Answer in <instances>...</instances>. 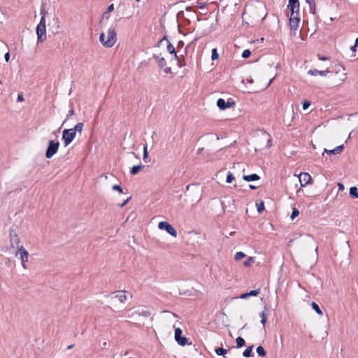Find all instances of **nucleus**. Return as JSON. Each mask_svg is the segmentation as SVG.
Masks as SVG:
<instances>
[{
    "mask_svg": "<svg viewBox=\"0 0 358 358\" xmlns=\"http://www.w3.org/2000/svg\"><path fill=\"white\" fill-rule=\"evenodd\" d=\"M235 105L236 103L231 98L228 99L227 101L220 98L217 101V106L221 110H224L227 108H233L235 106Z\"/></svg>",
    "mask_w": 358,
    "mask_h": 358,
    "instance_id": "nucleus-8",
    "label": "nucleus"
},
{
    "mask_svg": "<svg viewBox=\"0 0 358 358\" xmlns=\"http://www.w3.org/2000/svg\"><path fill=\"white\" fill-rule=\"evenodd\" d=\"M260 293V289L250 290L249 292L250 296H257Z\"/></svg>",
    "mask_w": 358,
    "mask_h": 358,
    "instance_id": "nucleus-42",
    "label": "nucleus"
},
{
    "mask_svg": "<svg viewBox=\"0 0 358 358\" xmlns=\"http://www.w3.org/2000/svg\"><path fill=\"white\" fill-rule=\"evenodd\" d=\"M147 64H148V62H146V61L141 62L138 68H140L141 66H142L143 65H147Z\"/></svg>",
    "mask_w": 358,
    "mask_h": 358,
    "instance_id": "nucleus-61",
    "label": "nucleus"
},
{
    "mask_svg": "<svg viewBox=\"0 0 358 358\" xmlns=\"http://www.w3.org/2000/svg\"><path fill=\"white\" fill-rule=\"evenodd\" d=\"M317 58L321 61H327L329 59V57L322 55L320 53L317 54Z\"/></svg>",
    "mask_w": 358,
    "mask_h": 358,
    "instance_id": "nucleus-46",
    "label": "nucleus"
},
{
    "mask_svg": "<svg viewBox=\"0 0 358 358\" xmlns=\"http://www.w3.org/2000/svg\"><path fill=\"white\" fill-rule=\"evenodd\" d=\"M113 10H114V5L112 3L108 6L106 11L110 13L112 11H113Z\"/></svg>",
    "mask_w": 358,
    "mask_h": 358,
    "instance_id": "nucleus-51",
    "label": "nucleus"
},
{
    "mask_svg": "<svg viewBox=\"0 0 358 358\" xmlns=\"http://www.w3.org/2000/svg\"><path fill=\"white\" fill-rule=\"evenodd\" d=\"M251 55V51L248 49L243 50L242 52V57L244 59L248 58Z\"/></svg>",
    "mask_w": 358,
    "mask_h": 358,
    "instance_id": "nucleus-43",
    "label": "nucleus"
},
{
    "mask_svg": "<svg viewBox=\"0 0 358 358\" xmlns=\"http://www.w3.org/2000/svg\"><path fill=\"white\" fill-rule=\"evenodd\" d=\"M157 64L161 69H163L165 73L169 74L172 73L171 68L166 66V61L164 57H161V59L158 60Z\"/></svg>",
    "mask_w": 358,
    "mask_h": 358,
    "instance_id": "nucleus-12",
    "label": "nucleus"
},
{
    "mask_svg": "<svg viewBox=\"0 0 358 358\" xmlns=\"http://www.w3.org/2000/svg\"><path fill=\"white\" fill-rule=\"evenodd\" d=\"M271 145H272V144H271V139L268 138V141H267L266 147L270 148Z\"/></svg>",
    "mask_w": 358,
    "mask_h": 358,
    "instance_id": "nucleus-58",
    "label": "nucleus"
},
{
    "mask_svg": "<svg viewBox=\"0 0 358 358\" xmlns=\"http://www.w3.org/2000/svg\"><path fill=\"white\" fill-rule=\"evenodd\" d=\"M338 190L339 191H343L345 189V186L343 184L338 182Z\"/></svg>",
    "mask_w": 358,
    "mask_h": 358,
    "instance_id": "nucleus-54",
    "label": "nucleus"
},
{
    "mask_svg": "<svg viewBox=\"0 0 358 358\" xmlns=\"http://www.w3.org/2000/svg\"><path fill=\"white\" fill-rule=\"evenodd\" d=\"M131 199V197H129L128 199H127L126 200H124L122 203H120L119 206L120 208H123L124 206H125L128 202L129 201V200Z\"/></svg>",
    "mask_w": 358,
    "mask_h": 358,
    "instance_id": "nucleus-50",
    "label": "nucleus"
},
{
    "mask_svg": "<svg viewBox=\"0 0 358 358\" xmlns=\"http://www.w3.org/2000/svg\"><path fill=\"white\" fill-rule=\"evenodd\" d=\"M218 58H219V54L217 51V49L213 48L212 50L211 59H212V60H215V59H217Z\"/></svg>",
    "mask_w": 358,
    "mask_h": 358,
    "instance_id": "nucleus-38",
    "label": "nucleus"
},
{
    "mask_svg": "<svg viewBox=\"0 0 358 358\" xmlns=\"http://www.w3.org/2000/svg\"><path fill=\"white\" fill-rule=\"evenodd\" d=\"M152 57H153L154 59H156V61H157V63H158V60L161 59V58H160L158 55H157L156 54H154V55H153V56H152Z\"/></svg>",
    "mask_w": 358,
    "mask_h": 358,
    "instance_id": "nucleus-60",
    "label": "nucleus"
},
{
    "mask_svg": "<svg viewBox=\"0 0 358 358\" xmlns=\"http://www.w3.org/2000/svg\"><path fill=\"white\" fill-rule=\"evenodd\" d=\"M15 255L16 256L20 255V258L22 262V265L24 268H26L27 266H26L25 263L28 261V257H29V252H27V250H25V248L22 245H21L20 247L18 248V249L15 253Z\"/></svg>",
    "mask_w": 358,
    "mask_h": 358,
    "instance_id": "nucleus-9",
    "label": "nucleus"
},
{
    "mask_svg": "<svg viewBox=\"0 0 358 358\" xmlns=\"http://www.w3.org/2000/svg\"><path fill=\"white\" fill-rule=\"evenodd\" d=\"M256 206H257V212L259 214L262 213L265 209L264 202L262 200L257 201Z\"/></svg>",
    "mask_w": 358,
    "mask_h": 358,
    "instance_id": "nucleus-30",
    "label": "nucleus"
},
{
    "mask_svg": "<svg viewBox=\"0 0 358 358\" xmlns=\"http://www.w3.org/2000/svg\"><path fill=\"white\" fill-rule=\"evenodd\" d=\"M329 69V73H338L339 72L345 71L344 66L341 64H336L334 65V66H331Z\"/></svg>",
    "mask_w": 358,
    "mask_h": 358,
    "instance_id": "nucleus-19",
    "label": "nucleus"
},
{
    "mask_svg": "<svg viewBox=\"0 0 358 358\" xmlns=\"http://www.w3.org/2000/svg\"><path fill=\"white\" fill-rule=\"evenodd\" d=\"M235 179L234 175L231 172H228L226 178V182L227 183H231Z\"/></svg>",
    "mask_w": 358,
    "mask_h": 358,
    "instance_id": "nucleus-37",
    "label": "nucleus"
},
{
    "mask_svg": "<svg viewBox=\"0 0 358 358\" xmlns=\"http://www.w3.org/2000/svg\"><path fill=\"white\" fill-rule=\"evenodd\" d=\"M76 134L71 129H64L62 131V140L64 147L68 146L76 138Z\"/></svg>",
    "mask_w": 358,
    "mask_h": 358,
    "instance_id": "nucleus-5",
    "label": "nucleus"
},
{
    "mask_svg": "<svg viewBox=\"0 0 358 358\" xmlns=\"http://www.w3.org/2000/svg\"><path fill=\"white\" fill-rule=\"evenodd\" d=\"M166 47H167V50H168V51H169L171 54L173 53V54H174L175 57H176V58H178V56H177V55H176V50H175V46H166Z\"/></svg>",
    "mask_w": 358,
    "mask_h": 358,
    "instance_id": "nucleus-44",
    "label": "nucleus"
},
{
    "mask_svg": "<svg viewBox=\"0 0 358 358\" xmlns=\"http://www.w3.org/2000/svg\"><path fill=\"white\" fill-rule=\"evenodd\" d=\"M4 59H5L6 62H8L10 60V53H9V52H6V54L4 55Z\"/></svg>",
    "mask_w": 358,
    "mask_h": 358,
    "instance_id": "nucleus-55",
    "label": "nucleus"
},
{
    "mask_svg": "<svg viewBox=\"0 0 358 358\" xmlns=\"http://www.w3.org/2000/svg\"><path fill=\"white\" fill-rule=\"evenodd\" d=\"M266 311H268V308H267V306H265L264 308V310L262 313H260V314H259V316L261 317L260 322H261V324L264 327H265V324H266V320H267V313H266Z\"/></svg>",
    "mask_w": 358,
    "mask_h": 358,
    "instance_id": "nucleus-21",
    "label": "nucleus"
},
{
    "mask_svg": "<svg viewBox=\"0 0 358 358\" xmlns=\"http://www.w3.org/2000/svg\"><path fill=\"white\" fill-rule=\"evenodd\" d=\"M288 8L290 10L289 25L291 30L296 29L300 22L299 15V0H289Z\"/></svg>",
    "mask_w": 358,
    "mask_h": 358,
    "instance_id": "nucleus-1",
    "label": "nucleus"
},
{
    "mask_svg": "<svg viewBox=\"0 0 358 358\" xmlns=\"http://www.w3.org/2000/svg\"><path fill=\"white\" fill-rule=\"evenodd\" d=\"M99 40L101 42L102 45H110V43H108V42H106V41H105V35L103 33H101L100 34Z\"/></svg>",
    "mask_w": 358,
    "mask_h": 358,
    "instance_id": "nucleus-45",
    "label": "nucleus"
},
{
    "mask_svg": "<svg viewBox=\"0 0 358 358\" xmlns=\"http://www.w3.org/2000/svg\"><path fill=\"white\" fill-rule=\"evenodd\" d=\"M299 210L296 208H293L292 212L290 215L291 220H294L296 217L299 216Z\"/></svg>",
    "mask_w": 358,
    "mask_h": 358,
    "instance_id": "nucleus-35",
    "label": "nucleus"
},
{
    "mask_svg": "<svg viewBox=\"0 0 358 358\" xmlns=\"http://www.w3.org/2000/svg\"><path fill=\"white\" fill-rule=\"evenodd\" d=\"M358 46H350V48L348 49H345L343 50L344 52V54H345V57L348 58V57H355V55H354V53L356 52L357 50V48Z\"/></svg>",
    "mask_w": 358,
    "mask_h": 358,
    "instance_id": "nucleus-17",
    "label": "nucleus"
},
{
    "mask_svg": "<svg viewBox=\"0 0 358 358\" xmlns=\"http://www.w3.org/2000/svg\"><path fill=\"white\" fill-rule=\"evenodd\" d=\"M264 41V37H261L259 39L249 41L248 43H255V42L263 43Z\"/></svg>",
    "mask_w": 358,
    "mask_h": 358,
    "instance_id": "nucleus-49",
    "label": "nucleus"
},
{
    "mask_svg": "<svg viewBox=\"0 0 358 358\" xmlns=\"http://www.w3.org/2000/svg\"><path fill=\"white\" fill-rule=\"evenodd\" d=\"M246 257V255L243 252H238L234 256L236 261H239Z\"/></svg>",
    "mask_w": 358,
    "mask_h": 358,
    "instance_id": "nucleus-34",
    "label": "nucleus"
},
{
    "mask_svg": "<svg viewBox=\"0 0 358 358\" xmlns=\"http://www.w3.org/2000/svg\"><path fill=\"white\" fill-rule=\"evenodd\" d=\"M329 73V69H327L324 71H318L317 69H310L308 71V73L311 76H316L317 75H320L321 76H325L327 74Z\"/></svg>",
    "mask_w": 358,
    "mask_h": 358,
    "instance_id": "nucleus-16",
    "label": "nucleus"
},
{
    "mask_svg": "<svg viewBox=\"0 0 358 358\" xmlns=\"http://www.w3.org/2000/svg\"><path fill=\"white\" fill-rule=\"evenodd\" d=\"M133 14H134V12H132L131 13H129V14H127L124 15V17L129 18L133 15Z\"/></svg>",
    "mask_w": 358,
    "mask_h": 358,
    "instance_id": "nucleus-63",
    "label": "nucleus"
},
{
    "mask_svg": "<svg viewBox=\"0 0 358 358\" xmlns=\"http://www.w3.org/2000/svg\"><path fill=\"white\" fill-rule=\"evenodd\" d=\"M257 355L261 357H264L266 356V351L264 348V347L259 345L256 349Z\"/></svg>",
    "mask_w": 358,
    "mask_h": 358,
    "instance_id": "nucleus-29",
    "label": "nucleus"
},
{
    "mask_svg": "<svg viewBox=\"0 0 358 358\" xmlns=\"http://www.w3.org/2000/svg\"><path fill=\"white\" fill-rule=\"evenodd\" d=\"M142 315L145 317H149L150 315V313L149 311H143Z\"/></svg>",
    "mask_w": 358,
    "mask_h": 358,
    "instance_id": "nucleus-56",
    "label": "nucleus"
},
{
    "mask_svg": "<svg viewBox=\"0 0 358 358\" xmlns=\"http://www.w3.org/2000/svg\"><path fill=\"white\" fill-rule=\"evenodd\" d=\"M66 122V120H65L63 122V123H62V126H61V127H59L57 131H55L53 132V134H55L57 132H59V131H60L61 128L62 127V126L64 125V124Z\"/></svg>",
    "mask_w": 358,
    "mask_h": 358,
    "instance_id": "nucleus-59",
    "label": "nucleus"
},
{
    "mask_svg": "<svg viewBox=\"0 0 358 358\" xmlns=\"http://www.w3.org/2000/svg\"><path fill=\"white\" fill-rule=\"evenodd\" d=\"M349 194L352 199H358V188L355 186L351 187L350 188Z\"/></svg>",
    "mask_w": 358,
    "mask_h": 358,
    "instance_id": "nucleus-23",
    "label": "nucleus"
},
{
    "mask_svg": "<svg viewBox=\"0 0 358 358\" xmlns=\"http://www.w3.org/2000/svg\"><path fill=\"white\" fill-rule=\"evenodd\" d=\"M184 36L187 38L186 40L187 45H192L197 41V38L196 37L193 38L192 33H189L188 34H185Z\"/></svg>",
    "mask_w": 358,
    "mask_h": 358,
    "instance_id": "nucleus-24",
    "label": "nucleus"
},
{
    "mask_svg": "<svg viewBox=\"0 0 358 358\" xmlns=\"http://www.w3.org/2000/svg\"><path fill=\"white\" fill-rule=\"evenodd\" d=\"M126 291L124 290H119L115 292H111L107 295L108 297H111V299H117L120 303H124L127 299V296L126 295Z\"/></svg>",
    "mask_w": 358,
    "mask_h": 358,
    "instance_id": "nucleus-10",
    "label": "nucleus"
},
{
    "mask_svg": "<svg viewBox=\"0 0 358 358\" xmlns=\"http://www.w3.org/2000/svg\"><path fill=\"white\" fill-rule=\"evenodd\" d=\"M177 45H185V41L182 40H179Z\"/></svg>",
    "mask_w": 358,
    "mask_h": 358,
    "instance_id": "nucleus-62",
    "label": "nucleus"
},
{
    "mask_svg": "<svg viewBox=\"0 0 358 358\" xmlns=\"http://www.w3.org/2000/svg\"><path fill=\"white\" fill-rule=\"evenodd\" d=\"M40 14L41 15V17H43L44 19H45V15L47 14V11L45 10L44 3H42V5L41 6Z\"/></svg>",
    "mask_w": 358,
    "mask_h": 358,
    "instance_id": "nucleus-41",
    "label": "nucleus"
},
{
    "mask_svg": "<svg viewBox=\"0 0 358 358\" xmlns=\"http://www.w3.org/2000/svg\"><path fill=\"white\" fill-rule=\"evenodd\" d=\"M306 2L309 4L310 13L315 14L316 3L314 0H306Z\"/></svg>",
    "mask_w": 358,
    "mask_h": 358,
    "instance_id": "nucleus-26",
    "label": "nucleus"
},
{
    "mask_svg": "<svg viewBox=\"0 0 358 358\" xmlns=\"http://www.w3.org/2000/svg\"><path fill=\"white\" fill-rule=\"evenodd\" d=\"M109 17H110V13L107 11H105L102 15V19H103V18L108 19Z\"/></svg>",
    "mask_w": 358,
    "mask_h": 358,
    "instance_id": "nucleus-53",
    "label": "nucleus"
},
{
    "mask_svg": "<svg viewBox=\"0 0 358 358\" xmlns=\"http://www.w3.org/2000/svg\"><path fill=\"white\" fill-rule=\"evenodd\" d=\"M84 124L83 122H79L75 125L73 128H71L73 130V132L76 134L77 132L81 133L83 129Z\"/></svg>",
    "mask_w": 358,
    "mask_h": 358,
    "instance_id": "nucleus-27",
    "label": "nucleus"
},
{
    "mask_svg": "<svg viewBox=\"0 0 358 358\" xmlns=\"http://www.w3.org/2000/svg\"><path fill=\"white\" fill-rule=\"evenodd\" d=\"M311 103L310 101L306 99L302 101V108L303 110H307L310 106Z\"/></svg>",
    "mask_w": 358,
    "mask_h": 358,
    "instance_id": "nucleus-40",
    "label": "nucleus"
},
{
    "mask_svg": "<svg viewBox=\"0 0 358 358\" xmlns=\"http://www.w3.org/2000/svg\"><path fill=\"white\" fill-rule=\"evenodd\" d=\"M249 188L251 189H257V187L253 185H250Z\"/></svg>",
    "mask_w": 358,
    "mask_h": 358,
    "instance_id": "nucleus-64",
    "label": "nucleus"
},
{
    "mask_svg": "<svg viewBox=\"0 0 358 358\" xmlns=\"http://www.w3.org/2000/svg\"><path fill=\"white\" fill-rule=\"evenodd\" d=\"M299 180L301 187H305L308 184L313 183V180L308 173H301L299 176Z\"/></svg>",
    "mask_w": 358,
    "mask_h": 358,
    "instance_id": "nucleus-11",
    "label": "nucleus"
},
{
    "mask_svg": "<svg viewBox=\"0 0 358 358\" xmlns=\"http://www.w3.org/2000/svg\"><path fill=\"white\" fill-rule=\"evenodd\" d=\"M243 179L247 182L256 181L260 179V176L257 173H252L250 175H244Z\"/></svg>",
    "mask_w": 358,
    "mask_h": 358,
    "instance_id": "nucleus-18",
    "label": "nucleus"
},
{
    "mask_svg": "<svg viewBox=\"0 0 358 358\" xmlns=\"http://www.w3.org/2000/svg\"><path fill=\"white\" fill-rule=\"evenodd\" d=\"M106 42L110 45H114L116 42V32L114 28H110L108 32V38Z\"/></svg>",
    "mask_w": 358,
    "mask_h": 358,
    "instance_id": "nucleus-13",
    "label": "nucleus"
},
{
    "mask_svg": "<svg viewBox=\"0 0 358 358\" xmlns=\"http://www.w3.org/2000/svg\"><path fill=\"white\" fill-rule=\"evenodd\" d=\"M236 348H241L243 347L245 345V341L244 338H243L241 336H238L236 339Z\"/></svg>",
    "mask_w": 358,
    "mask_h": 358,
    "instance_id": "nucleus-32",
    "label": "nucleus"
},
{
    "mask_svg": "<svg viewBox=\"0 0 358 358\" xmlns=\"http://www.w3.org/2000/svg\"><path fill=\"white\" fill-rule=\"evenodd\" d=\"M254 345L248 346L243 352V356L249 358L252 357L254 354L252 353Z\"/></svg>",
    "mask_w": 358,
    "mask_h": 358,
    "instance_id": "nucleus-22",
    "label": "nucleus"
},
{
    "mask_svg": "<svg viewBox=\"0 0 358 358\" xmlns=\"http://www.w3.org/2000/svg\"><path fill=\"white\" fill-rule=\"evenodd\" d=\"M344 150V145H341L337 147H336L334 149L332 150H327L324 149V151L328 155H337L341 153Z\"/></svg>",
    "mask_w": 358,
    "mask_h": 358,
    "instance_id": "nucleus-15",
    "label": "nucleus"
},
{
    "mask_svg": "<svg viewBox=\"0 0 358 358\" xmlns=\"http://www.w3.org/2000/svg\"><path fill=\"white\" fill-rule=\"evenodd\" d=\"M38 43H42L46 38L45 19L41 17L36 29Z\"/></svg>",
    "mask_w": 358,
    "mask_h": 358,
    "instance_id": "nucleus-3",
    "label": "nucleus"
},
{
    "mask_svg": "<svg viewBox=\"0 0 358 358\" xmlns=\"http://www.w3.org/2000/svg\"><path fill=\"white\" fill-rule=\"evenodd\" d=\"M182 331L180 328H175V340L178 344L180 346H185V345H190L192 343H188V338L185 336H182Z\"/></svg>",
    "mask_w": 358,
    "mask_h": 358,
    "instance_id": "nucleus-6",
    "label": "nucleus"
},
{
    "mask_svg": "<svg viewBox=\"0 0 358 358\" xmlns=\"http://www.w3.org/2000/svg\"><path fill=\"white\" fill-rule=\"evenodd\" d=\"M164 42H165L166 45H172L171 42L167 39L166 36H163L162 37L159 36L155 45H162Z\"/></svg>",
    "mask_w": 358,
    "mask_h": 358,
    "instance_id": "nucleus-28",
    "label": "nucleus"
},
{
    "mask_svg": "<svg viewBox=\"0 0 358 358\" xmlns=\"http://www.w3.org/2000/svg\"><path fill=\"white\" fill-rule=\"evenodd\" d=\"M74 114V110L73 108H72L68 113L67 114V116H66V120L68 118H69L71 115H73Z\"/></svg>",
    "mask_w": 358,
    "mask_h": 358,
    "instance_id": "nucleus-52",
    "label": "nucleus"
},
{
    "mask_svg": "<svg viewBox=\"0 0 358 358\" xmlns=\"http://www.w3.org/2000/svg\"><path fill=\"white\" fill-rule=\"evenodd\" d=\"M206 7V3H200L199 5V8L200 9H203Z\"/></svg>",
    "mask_w": 358,
    "mask_h": 358,
    "instance_id": "nucleus-57",
    "label": "nucleus"
},
{
    "mask_svg": "<svg viewBox=\"0 0 358 358\" xmlns=\"http://www.w3.org/2000/svg\"><path fill=\"white\" fill-rule=\"evenodd\" d=\"M112 189L114 191H117L120 193H124L123 188L122 187V186L120 185H118V184H115V185H113Z\"/></svg>",
    "mask_w": 358,
    "mask_h": 358,
    "instance_id": "nucleus-36",
    "label": "nucleus"
},
{
    "mask_svg": "<svg viewBox=\"0 0 358 358\" xmlns=\"http://www.w3.org/2000/svg\"><path fill=\"white\" fill-rule=\"evenodd\" d=\"M215 352L217 355L223 356L224 358H226L225 355L228 352V350L226 349H224L222 347H218L215 350Z\"/></svg>",
    "mask_w": 358,
    "mask_h": 358,
    "instance_id": "nucleus-25",
    "label": "nucleus"
},
{
    "mask_svg": "<svg viewBox=\"0 0 358 358\" xmlns=\"http://www.w3.org/2000/svg\"><path fill=\"white\" fill-rule=\"evenodd\" d=\"M24 101V96H23V94L22 92H20V94H18L17 95V102H22Z\"/></svg>",
    "mask_w": 358,
    "mask_h": 358,
    "instance_id": "nucleus-47",
    "label": "nucleus"
},
{
    "mask_svg": "<svg viewBox=\"0 0 358 358\" xmlns=\"http://www.w3.org/2000/svg\"><path fill=\"white\" fill-rule=\"evenodd\" d=\"M10 244L13 248L15 246H17L20 243V238H18L17 234H16L15 230L11 229L10 231Z\"/></svg>",
    "mask_w": 358,
    "mask_h": 358,
    "instance_id": "nucleus-14",
    "label": "nucleus"
},
{
    "mask_svg": "<svg viewBox=\"0 0 358 358\" xmlns=\"http://www.w3.org/2000/svg\"><path fill=\"white\" fill-rule=\"evenodd\" d=\"M255 262V257H249L247 259L243 262V265L246 267L250 266L252 263Z\"/></svg>",
    "mask_w": 358,
    "mask_h": 358,
    "instance_id": "nucleus-33",
    "label": "nucleus"
},
{
    "mask_svg": "<svg viewBox=\"0 0 358 358\" xmlns=\"http://www.w3.org/2000/svg\"><path fill=\"white\" fill-rule=\"evenodd\" d=\"M250 296L249 292L243 293L240 295L239 298L241 299H245Z\"/></svg>",
    "mask_w": 358,
    "mask_h": 358,
    "instance_id": "nucleus-48",
    "label": "nucleus"
},
{
    "mask_svg": "<svg viewBox=\"0 0 358 358\" xmlns=\"http://www.w3.org/2000/svg\"><path fill=\"white\" fill-rule=\"evenodd\" d=\"M311 307L318 315H322V311L320 309L319 305L316 302L312 301Z\"/></svg>",
    "mask_w": 358,
    "mask_h": 358,
    "instance_id": "nucleus-31",
    "label": "nucleus"
},
{
    "mask_svg": "<svg viewBox=\"0 0 358 358\" xmlns=\"http://www.w3.org/2000/svg\"><path fill=\"white\" fill-rule=\"evenodd\" d=\"M145 168V166L143 164L134 165L130 169V174L132 176H135L138 174L141 171H142Z\"/></svg>",
    "mask_w": 358,
    "mask_h": 358,
    "instance_id": "nucleus-20",
    "label": "nucleus"
},
{
    "mask_svg": "<svg viewBox=\"0 0 358 358\" xmlns=\"http://www.w3.org/2000/svg\"><path fill=\"white\" fill-rule=\"evenodd\" d=\"M158 228L161 230L166 231L169 234H170L173 237L177 236V231L176 229L166 221L159 222L158 224Z\"/></svg>",
    "mask_w": 358,
    "mask_h": 358,
    "instance_id": "nucleus-7",
    "label": "nucleus"
},
{
    "mask_svg": "<svg viewBox=\"0 0 358 358\" xmlns=\"http://www.w3.org/2000/svg\"><path fill=\"white\" fill-rule=\"evenodd\" d=\"M59 145L60 143L59 141L50 140L48 141V147L45 150V157L47 159L52 158L58 152Z\"/></svg>",
    "mask_w": 358,
    "mask_h": 358,
    "instance_id": "nucleus-4",
    "label": "nucleus"
},
{
    "mask_svg": "<svg viewBox=\"0 0 358 358\" xmlns=\"http://www.w3.org/2000/svg\"><path fill=\"white\" fill-rule=\"evenodd\" d=\"M148 158V146L145 145L143 147V159L146 162V159Z\"/></svg>",
    "mask_w": 358,
    "mask_h": 358,
    "instance_id": "nucleus-39",
    "label": "nucleus"
},
{
    "mask_svg": "<svg viewBox=\"0 0 358 358\" xmlns=\"http://www.w3.org/2000/svg\"><path fill=\"white\" fill-rule=\"evenodd\" d=\"M248 10L252 17L257 20L261 18L262 22L264 21L268 14L266 4L259 0H256L251 3L249 6Z\"/></svg>",
    "mask_w": 358,
    "mask_h": 358,
    "instance_id": "nucleus-2",
    "label": "nucleus"
}]
</instances>
